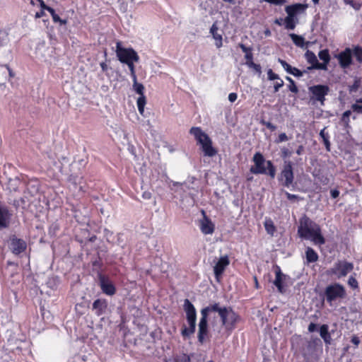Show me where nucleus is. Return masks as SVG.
Returning a JSON list of instances; mask_svg holds the SVG:
<instances>
[{
    "instance_id": "obj_1",
    "label": "nucleus",
    "mask_w": 362,
    "mask_h": 362,
    "mask_svg": "<svg viewBox=\"0 0 362 362\" xmlns=\"http://www.w3.org/2000/svg\"><path fill=\"white\" fill-rule=\"evenodd\" d=\"M298 233L301 238L310 240L315 245H322L325 243L320 226L305 215L299 220Z\"/></svg>"
},
{
    "instance_id": "obj_2",
    "label": "nucleus",
    "mask_w": 362,
    "mask_h": 362,
    "mask_svg": "<svg viewBox=\"0 0 362 362\" xmlns=\"http://www.w3.org/2000/svg\"><path fill=\"white\" fill-rule=\"evenodd\" d=\"M291 344L292 349L296 351L299 349L303 357L307 361L315 356L317 350L320 351L322 350V343L318 337H312L310 341H307L305 346L300 347L301 345H304L303 338L300 335L295 334L291 338Z\"/></svg>"
},
{
    "instance_id": "obj_3",
    "label": "nucleus",
    "mask_w": 362,
    "mask_h": 362,
    "mask_svg": "<svg viewBox=\"0 0 362 362\" xmlns=\"http://www.w3.org/2000/svg\"><path fill=\"white\" fill-rule=\"evenodd\" d=\"M209 313L217 312L221 317L222 325L228 331L235 329L236 323L239 320V316L230 307H221L219 303H214L207 306Z\"/></svg>"
},
{
    "instance_id": "obj_4",
    "label": "nucleus",
    "mask_w": 362,
    "mask_h": 362,
    "mask_svg": "<svg viewBox=\"0 0 362 362\" xmlns=\"http://www.w3.org/2000/svg\"><path fill=\"white\" fill-rule=\"evenodd\" d=\"M254 166L250 169L252 174L269 175L271 178L276 176V168L271 160H266L260 152L255 153L252 158Z\"/></svg>"
},
{
    "instance_id": "obj_5",
    "label": "nucleus",
    "mask_w": 362,
    "mask_h": 362,
    "mask_svg": "<svg viewBox=\"0 0 362 362\" xmlns=\"http://www.w3.org/2000/svg\"><path fill=\"white\" fill-rule=\"evenodd\" d=\"M189 133L194 136L201 145L204 156L213 157L217 153V151L212 146L211 139L200 127H192Z\"/></svg>"
},
{
    "instance_id": "obj_6",
    "label": "nucleus",
    "mask_w": 362,
    "mask_h": 362,
    "mask_svg": "<svg viewBox=\"0 0 362 362\" xmlns=\"http://www.w3.org/2000/svg\"><path fill=\"white\" fill-rule=\"evenodd\" d=\"M184 310L186 313L189 327H184L181 334L183 337H189L195 332L197 313L194 306L188 299L185 300Z\"/></svg>"
},
{
    "instance_id": "obj_7",
    "label": "nucleus",
    "mask_w": 362,
    "mask_h": 362,
    "mask_svg": "<svg viewBox=\"0 0 362 362\" xmlns=\"http://www.w3.org/2000/svg\"><path fill=\"white\" fill-rule=\"evenodd\" d=\"M354 269V264L346 260H338L327 271L329 276H334L338 279L346 276Z\"/></svg>"
},
{
    "instance_id": "obj_8",
    "label": "nucleus",
    "mask_w": 362,
    "mask_h": 362,
    "mask_svg": "<svg viewBox=\"0 0 362 362\" xmlns=\"http://www.w3.org/2000/svg\"><path fill=\"white\" fill-rule=\"evenodd\" d=\"M115 52L121 63L127 64L129 62H138L139 61V57L136 52L132 48L123 47L119 41L116 43Z\"/></svg>"
},
{
    "instance_id": "obj_9",
    "label": "nucleus",
    "mask_w": 362,
    "mask_h": 362,
    "mask_svg": "<svg viewBox=\"0 0 362 362\" xmlns=\"http://www.w3.org/2000/svg\"><path fill=\"white\" fill-rule=\"evenodd\" d=\"M325 294L326 300L332 305L334 301L345 298L346 293L344 286L335 283L326 288Z\"/></svg>"
},
{
    "instance_id": "obj_10",
    "label": "nucleus",
    "mask_w": 362,
    "mask_h": 362,
    "mask_svg": "<svg viewBox=\"0 0 362 362\" xmlns=\"http://www.w3.org/2000/svg\"><path fill=\"white\" fill-rule=\"evenodd\" d=\"M278 180L285 187L289 188L293 186L294 173L293 163L291 160H284L282 170L278 177Z\"/></svg>"
},
{
    "instance_id": "obj_11",
    "label": "nucleus",
    "mask_w": 362,
    "mask_h": 362,
    "mask_svg": "<svg viewBox=\"0 0 362 362\" xmlns=\"http://www.w3.org/2000/svg\"><path fill=\"white\" fill-rule=\"evenodd\" d=\"M310 93L312 94V99L319 101L321 105H324L325 96L329 91V88L326 85H315L309 87Z\"/></svg>"
},
{
    "instance_id": "obj_12",
    "label": "nucleus",
    "mask_w": 362,
    "mask_h": 362,
    "mask_svg": "<svg viewBox=\"0 0 362 362\" xmlns=\"http://www.w3.org/2000/svg\"><path fill=\"white\" fill-rule=\"evenodd\" d=\"M209 314L207 307L201 310L202 317L199 322L198 341L203 344L208 333L207 317Z\"/></svg>"
},
{
    "instance_id": "obj_13",
    "label": "nucleus",
    "mask_w": 362,
    "mask_h": 362,
    "mask_svg": "<svg viewBox=\"0 0 362 362\" xmlns=\"http://www.w3.org/2000/svg\"><path fill=\"white\" fill-rule=\"evenodd\" d=\"M99 285L102 291L107 296H113L116 292V288L112 282L106 276L99 275Z\"/></svg>"
},
{
    "instance_id": "obj_14",
    "label": "nucleus",
    "mask_w": 362,
    "mask_h": 362,
    "mask_svg": "<svg viewBox=\"0 0 362 362\" xmlns=\"http://www.w3.org/2000/svg\"><path fill=\"white\" fill-rule=\"evenodd\" d=\"M230 260L227 255L222 256L214 267V272L216 280L218 281L226 268L229 265Z\"/></svg>"
},
{
    "instance_id": "obj_15",
    "label": "nucleus",
    "mask_w": 362,
    "mask_h": 362,
    "mask_svg": "<svg viewBox=\"0 0 362 362\" xmlns=\"http://www.w3.org/2000/svg\"><path fill=\"white\" fill-rule=\"evenodd\" d=\"M337 58L339 65L341 68L346 69L352 63L351 50L350 48H346L344 51L339 53Z\"/></svg>"
},
{
    "instance_id": "obj_16",
    "label": "nucleus",
    "mask_w": 362,
    "mask_h": 362,
    "mask_svg": "<svg viewBox=\"0 0 362 362\" xmlns=\"http://www.w3.org/2000/svg\"><path fill=\"white\" fill-rule=\"evenodd\" d=\"M204 217L199 221V228L204 235H211L214 232L215 226L202 211Z\"/></svg>"
},
{
    "instance_id": "obj_17",
    "label": "nucleus",
    "mask_w": 362,
    "mask_h": 362,
    "mask_svg": "<svg viewBox=\"0 0 362 362\" xmlns=\"http://www.w3.org/2000/svg\"><path fill=\"white\" fill-rule=\"evenodd\" d=\"M11 216L12 214L8 211L7 206L0 203V230L9 226Z\"/></svg>"
},
{
    "instance_id": "obj_18",
    "label": "nucleus",
    "mask_w": 362,
    "mask_h": 362,
    "mask_svg": "<svg viewBox=\"0 0 362 362\" xmlns=\"http://www.w3.org/2000/svg\"><path fill=\"white\" fill-rule=\"evenodd\" d=\"M26 243L17 238H13L11 240L10 249L12 252L15 255H19L26 249Z\"/></svg>"
},
{
    "instance_id": "obj_19",
    "label": "nucleus",
    "mask_w": 362,
    "mask_h": 362,
    "mask_svg": "<svg viewBox=\"0 0 362 362\" xmlns=\"http://www.w3.org/2000/svg\"><path fill=\"white\" fill-rule=\"evenodd\" d=\"M107 308V301L105 299H97L93 303L92 309L98 316L105 313Z\"/></svg>"
},
{
    "instance_id": "obj_20",
    "label": "nucleus",
    "mask_w": 362,
    "mask_h": 362,
    "mask_svg": "<svg viewBox=\"0 0 362 362\" xmlns=\"http://www.w3.org/2000/svg\"><path fill=\"white\" fill-rule=\"evenodd\" d=\"M307 6L302 4H295L293 5L287 6L285 8V11L287 15L296 18V14L303 12Z\"/></svg>"
},
{
    "instance_id": "obj_21",
    "label": "nucleus",
    "mask_w": 362,
    "mask_h": 362,
    "mask_svg": "<svg viewBox=\"0 0 362 362\" xmlns=\"http://www.w3.org/2000/svg\"><path fill=\"white\" fill-rule=\"evenodd\" d=\"M328 329L329 327L327 325H322L320 328V334L325 343L329 345L331 344L332 337L329 333Z\"/></svg>"
},
{
    "instance_id": "obj_22",
    "label": "nucleus",
    "mask_w": 362,
    "mask_h": 362,
    "mask_svg": "<svg viewBox=\"0 0 362 362\" xmlns=\"http://www.w3.org/2000/svg\"><path fill=\"white\" fill-rule=\"evenodd\" d=\"M218 26L216 23H214L210 28V33L212 35L214 39L216 41V47H221L222 46V36L218 33Z\"/></svg>"
},
{
    "instance_id": "obj_23",
    "label": "nucleus",
    "mask_w": 362,
    "mask_h": 362,
    "mask_svg": "<svg viewBox=\"0 0 362 362\" xmlns=\"http://www.w3.org/2000/svg\"><path fill=\"white\" fill-rule=\"evenodd\" d=\"M245 58L247 60L246 65L248 67L253 69L259 74H260L262 73L261 66L259 64L254 63L253 61H252V59H253L252 54H245Z\"/></svg>"
},
{
    "instance_id": "obj_24",
    "label": "nucleus",
    "mask_w": 362,
    "mask_h": 362,
    "mask_svg": "<svg viewBox=\"0 0 362 362\" xmlns=\"http://www.w3.org/2000/svg\"><path fill=\"white\" fill-rule=\"evenodd\" d=\"M276 278L274 281V284L277 287L279 292H283V286H282V282H283V278L284 274L281 273L279 268L275 272Z\"/></svg>"
},
{
    "instance_id": "obj_25",
    "label": "nucleus",
    "mask_w": 362,
    "mask_h": 362,
    "mask_svg": "<svg viewBox=\"0 0 362 362\" xmlns=\"http://www.w3.org/2000/svg\"><path fill=\"white\" fill-rule=\"evenodd\" d=\"M284 23L286 29L293 30L296 28L297 19L296 18L287 15V16L284 19Z\"/></svg>"
},
{
    "instance_id": "obj_26",
    "label": "nucleus",
    "mask_w": 362,
    "mask_h": 362,
    "mask_svg": "<svg viewBox=\"0 0 362 362\" xmlns=\"http://www.w3.org/2000/svg\"><path fill=\"white\" fill-rule=\"evenodd\" d=\"M290 37L291 38L293 42L299 47H304L305 45V39L303 37L300 35H298L295 33L289 34Z\"/></svg>"
},
{
    "instance_id": "obj_27",
    "label": "nucleus",
    "mask_w": 362,
    "mask_h": 362,
    "mask_svg": "<svg viewBox=\"0 0 362 362\" xmlns=\"http://www.w3.org/2000/svg\"><path fill=\"white\" fill-rule=\"evenodd\" d=\"M306 259L308 262H315L318 259V255L311 247H308L305 252Z\"/></svg>"
},
{
    "instance_id": "obj_28",
    "label": "nucleus",
    "mask_w": 362,
    "mask_h": 362,
    "mask_svg": "<svg viewBox=\"0 0 362 362\" xmlns=\"http://www.w3.org/2000/svg\"><path fill=\"white\" fill-rule=\"evenodd\" d=\"M305 57L307 62L310 64H311V66L309 67L308 69H313V67L315 66V64L318 62L315 54L313 52H311L310 50H307V52L305 54Z\"/></svg>"
},
{
    "instance_id": "obj_29",
    "label": "nucleus",
    "mask_w": 362,
    "mask_h": 362,
    "mask_svg": "<svg viewBox=\"0 0 362 362\" xmlns=\"http://www.w3.org/2000/svg\"><path fill=\"white\" fill-rule=\"evenodd\" d=\"M133 81V90L139 95V96L144 95V86L137 82V78L132 79Z\"/></svg>"
},
{
    "instance_id": "obj_30",
    "label": "nucleus",
    "mask_w": 362,
    "mask_h": 362,
    "mask_svg": "<svg viewBox=\"0 0 362 362\" xmlns=\"http://www.w3.org/2000/svg\"><path fill=\"white\" fill-rule=\"evenodd\" d=\"M264 225L267 233L271 235H274V233L276 230V228L274 225L273 221L271 219L266 220Z\"/></svg>"
},
{
    "instance_id": "obj_31",
    "label": "nucleus",
    "mask_w": 362,
    "mask_h": 362,
    "mask_svg": "<svg viewBox=\"0 0 362 362\" xmlns=\"http://www.w3.org/2000/svg\"><path fill=\"white\" fill-rule=\"evenodd\" d=\"M320 136H321V138L323 140V142L326 146V148L329 151V145H330V143H329V135L327 133L325 132V128H324L323 129H322L320 132Z\"/></svg>"
},
{
    "instance_id": "obj_32",
    "label": "nucleus",
    "mask_w": 362,
    "mask_h": 362,
    "mask_svg": "<svg viewBox=\"0 0 362 362\" xmlns=\"http://www.w3.org/2000/svg\"><path fill=\"white\" fill-rule=\"evenodd\" d=\"M319 58L325 63H329L330 56L327 49H322L318 54Z\"/></svg>"
},
{
    "instance_id": "obj_33",
    "label": "nucleus",
    "mask_w": 362,
    "mask_h": 362,
    "mask_svg": "<svg viewBox=\"0 0 362 362\" xmlns=\"http://www.w3.org/2000/svg\"><path fill=\"white\" fill-rule=\"evenodd\" d=\"M7 39V33L4 30L0 29V47H2L6 44Z\"/></svg>"
},
{
    "instance_id": "obj_34",
    "label": "nucleus",
    "mask_w": 362,
    "mask_h": 362,
    "mask_svg": "<svg viewBox=\"0 0 362 362\" xmlns=\"http://www.w3.org/2000/svg\"><path fill=\"white\" fill-rule=\"evenodd\" d=\"M354 54L358 62H362V48L359 47H355Z\"/></svg>"
},
{
    "instance_id": "obj_35",
    "label": "nucleus",
    "mask_w": 362,
    "mask_h": 362,
    "mask_svg": "<svg viewBox=\"0 0 362 362\" xmlns=\"http://www.w3.org/2000/svg\"><path fill=\"white\" fill-rule=\"evenodd\" d=\"M348 285L353 289H356L358 287V281L353 276L349 278Z\"/></svg>"
},
{
    "instance_id": "obj_36",
    "label": "nucleus",
    "mask_w": 362,
    "mask_h": 362,
    "mask_svg": "<svg viewBox=\"0 0 362 362\" xmlns=\"http://www.w3.org/2000/svg\"><path fill=\"white\" fill-rule=\"evenodd\" d=\"M134 62H129V63L126 64L128 66V68H129V71H130V75H131L132 79L136 78V73H135V66H134Z\"/></svg>"
},
{
    "instance_id": "obj_37",
    "label": "nucleus",
    "mask_w": 362,
    "mask_h": 362,
    "mask_svg": "<svg viewBox=\"0 0 362 362\" xmlns=\"http://www.w3.org/2000/svg\"><path fill=\"white\" fill-rule=\"evenodd\" d=\"M278 62L281 64V65L284 69V70L287 73L290 74V71H291L293 67L290 64H288L286 61H284L281 59H279Z\"/></svg>"
},
{
    "instance_id": "obj_38",
    "label": "nucleus",
    "mask_w": 362,
    "mask_h": 362,
    "mask_svg": "<svg viewBox=\"0 0 362 362\" xmlns=\"http://www.w3.org/2000/svg\"><path fill=\"white\" fill-rule=\"evenodd\" d=\"M267 78L269 81H274V80H278L281 78L279 77V76L278 74H275L274 72H273V71L271 69H269L267 71Z\"/></svg>"
},
{
    "instance_id": "obj_39",
    "label": "nucleus",
    "mask_w": 362,
    "mask_h": 362,
    "mask_svg": "<svg viewBox=\"0 0 362 362\" xmlns=\"http://www.w3.org/2000/svg\"><path fill=\"white\" fill-rule=\"evenodd\" d=\"M284 81L281 78H279L276 80V81L274 84V93H276L279 91V88L284 86Z\"/></svg>"
},
{
    "instance_id": "obj_40",
    "label": "nucleus",
    "mask_w": 362,
    "mask_h": 362,
    "mask_svg": "<svg viewBox=\"0 0 362 362\" xmlns=\"http://www.w3.org/2000/svg\"><path fill=\"white\" fill-rule=\"evenodd\" d=\"M47 11L49 12L54 22H58L61 21L59 16L57 14H56L54 10L52 8H47Z\"/></svg>"
},
{
    "instance_id": "obj_41",
    "label": "nucleus",
    "mask_w": 362,
    "mask_h": 362,
    "mask_svg": "<svg viewBox=\"0 0 362 362\" xmlns=\"http://www.w3.org/2000/svg\"><path fill=\"white\" fill-rule=\"evenodd\" d=\"M304 72L305 71H302L296 67H293L291 71H290V74H292L296 77H301L303 76Z\"/></svg>"
},
{
    "instance_id": "obj_42",
    "label": "nucleus",
    "mask_w": 362,
    "mask_h": 362,
    "mask_svg": "<svg viewBox=\"0 0 362 362\" xmlns=\"http://www.w3.org/2000/svg\"><path fill=\"white\" fill-rule=\"evenodd\" d=\"M351 110H346L345 111L341 117V120L343 122L347 124L349 122V116L351 115Z\"/></svg>"
},
{
    "instance_id": "obj_43",
    "label": "nucleus",
    "mask_w": 362,
    "mask_h": 362,
    "mask_svg": "<svg viewBox=\"0 0 362 362\" xmlns=\"http://www.w3.org/2000/svg\"><path fill=\"white\" fill-rule=\"evenodd\" d=\"M344 1L346 4L351 6L356 10H358L360 8L361 5L359 4L355 3L353 0Z\"/></svg>"
},
{
    "instance_id": "obj_44",
    "label": "nucleus",
    "mask_w": 362,
    "mask_h": 362,
    "mask_svg": "<svg viewBox=\"0 0 362 362\" xmlns=\"http://www.w3.org/2000/svg\"><path fill=\"white\" fill-rule=\"evenodd\" d=\"M146 105L145 95L139 96L137 99V107H144Z\"/></svg>"
},
{
    "instance_id": "obj_45",
    "label": "nucleus",
    "mask_w": 362,
    "mask_h": 362,
    "mask_svg": "<svg viewBox=\"0 0 362 362\" xmlns=\"http://www.w3.org/2000/svg\"><path fill=\"white\" fill-rule=\"evenodd\" d=\"M291 156V151L286 148H281V157L283 158H288Z\"/></svg>"
},
{
    "instance_id": "obj_46",
    "label": "nucleus",
    "mask_w": 362,
    "mask_h": 362,
    "mask_svg": "<svg viewBox=\"0 0 362 362\" xmlns=\"http://www.w3.org/2000/svg\"><path fill=\"white\" fill-rule=\"evenodd\" d=\"M328 63H325L323 62V63H319L318 62L315 64V66L313 67V69H321V70H326L327 66Z\"/></svg>"
},
{
    "instance_id": "obj_47",
    "label": "nucleus",
    "mask_w": 362,
    "mask_h": 362,
    "mask_svg": "<svg viewBox=\"0 0 362 362\" xmlns=\"http://www.w3.org/2000/svg\"><path fill=\"white\" fill-rule=\"evenodd\" d=\"M288 140L287 135L285 133H281L279 135V138L276 140V143H281Z\"/></svg>"
},
{
    "instance_id": "obj_48",
    "label": "nucleus",
    "mask_w": 362,
    "mask_h": 362,
    "mask_svg": "<svg viewBox=\"0 0 362 362\" xmlns=\"http://www.w3.org/2000/svg\"><path fill=\"white\" fill-rule=\"evenodd\" d=\"M351 109L353 110V111L357 112L358 113L362 112V105H361L356 103L353 104L351 106Z\"/></svg>"
},
{
    "instance_id": "obj_49",
    "label": "nucleus",
    "mask_w": 362,
    "mask_h": 362,
    "mask_svg": "<svg viewBox=\"0 0 362 362\" xmlns=\"http://www.w3.org/2000/svg\"><path fill=\"white\" fill-rule=\"evenodd\" d=\"M288 89L291 92L294 93H297L298 91V89L296 85L295 84L294 81L292 83H290V84L288 86Z\"/></svg>"
},
{
    "instance_id": "obj_50",
    "label": "nucleus",
    "mask_w": 362,
    "mask_h": 362,
    "mask_svg": "<svg viewBox=\"0 0 362 362\" xmlns=\"http://www.w3.org/2000/svg\"><path fill=\"white\" fill-rule=\"evenodd\" d=\"M239 46L241 48L242 51L245 53V54H252L251 52V48L247 47L243 44H240Z\"/></svg>"
},
{
    "instance_id": "obj_51",
    "label": "nucleus",
    "mask_w": 362,
    "mask_h": 362,
    "mask_svg": "<svg viewBox=\"0 0 362 362\" xmlns=\"http://www.w3.org/2000/svg\"><path fill=\"white\" fill-rule=\"evenodd\" d=\"M286 196L287 199L291 201L298 199L299 198V197L298 195L293 194H291L287 192H286Z\"/></svg>"
},
{
    "instance_id": "obj_52",
    "label": "nucleus",
    "mask_w": 362,
    "mask_h": 362,
    "mask_svg": "<svg viewBox=\"0 0 362 362\" xmlns=\"http://www.w3.org/2000/svg\"><path fill=\"white\" fill-rule=\"evenodd\" d=\"M238 98V95L235 93H230L228 95V100L230 102L233 103L235 102Z\"/></svg>"
},
{
    "instance_id": "obj_53",
    "label": "nucleus",
    "mask_w": 362,
    "mask_h": 362,
    "mask_svg": "<svg viewBox=\"0 0 362 362\" xmlns=\"http://www.w3.org/2000/svg\"><path fill=\"white\" fill-rule=\"evenodd\" d=\"M151 193L148 191H145L142 193V197L146 200L150 199L151 198Z\"/></svg>"
},
{
    "instance_id": "obj_54",
    "label": "nucleus",
    "mask_w": 362,
    "mask_h": 362,
    "mask_svg": "<svg viewBox=\"0 0 362 362\" xmlns=\"http://www.w3.org/2000/svg\"><path fill=\"white\" fill-rule=\"evenodd\" d=\"M316 329H317V325L313 322L310 323V325H308V329L310 332H315L316 330Z\"/></svg>"
},
{
    "instance_id": "obj_55",
    "label": "nucleus",
    "mask_w": 362,
    "mask_h": 362,
    "mask_svg": "<svg viewBox=\"0 0 362 362\" xmlns=\"http://www.w3.org/2000/svg\"><path fill=\"white\" fill-rule=\"evenodd\" d=\"M330 194H331L332 197L335 199L339 197V191L337 189H332V190H331Z\"/></svg>"
},
{
    "instance_id": "obj_56",
    "label": "nucleus",
    "mask_w": 362,
    "mask_h": 362,
    "mask_svg": "<svg viewBox=\"0 0 362 362\" xmlns=\"http://www.w3.org/2000/svg\"><path fill=\"white\" fill-rule=\"evenodd\" d=\"M264 124L266 125V127L271 129L272 131H274L276 129V126L274 125L273 124H272L271 122H265Z\"/></svg>"
},
{
    "instance_id": "obj_57",
    "label": "nucleus",
    "mask_w": 362,
    "mask_h": 362,
    "mask_svg": "<svg viewBox=\"0 0 362 362\" xmlns=\"http://www.w3.org/2000/svg\"><path fill=\"white\" fill-rule=\"evenodd\" d=\"M100 67H101L103 71H104V72H106L109 69L107 64L105 62H101L100 64Z\"/></svg>"
},
{
    "instance_id": "obj_58",
    "label": "nucleus",
    "mask_w": 362,
    "mask_h": 362,
    "mask_svg": "<svg viewBox=\"0 0 362 362\" xmlns=\"http://www.w3.org/2000/svg\"><path fill=\"white\" fill-rule=\"evenodd\" d=\"M37 1H39L40 3V7L43 9V10H47V8H49V6H47L44 1L43 0H37Z\"/></svg>"
},
{
    "instance_id": "obj_59",
    "label": "nucleus",
    "mask_w": 362,
    "mask_h": 362,
    "mask_svg": "<svg viewBox=\"0 0 362 362\" xmlns=\"http://www.w3.org/2000/svg\"><path fill=\"white\" fill-rule=\"evenodd\" d=\"M351 342L356 345V346H358V344L360 343V340L358 339V337H353L352 339H351Z\"/></svg>"
},
{
    "instance_id": "obj_60",
    "label": "nucleus",
    "mask_w": 362,
    "mask_h": 362,
    "mask_svg": "<svg viewBox=\"0 0 362 362\" xmlns=\"http://www.w3.org/2000/svg\"><path fill=\"white\" fill-rule=\"evenodd\" d=\"M303 146H299L298 148H297L296 153L298 154V155H301L303 152Z\"/></svg>"
},
{
    "instance_id": "obj_61",
    "label": "nucleus",
    "mask_w": 362,
    "mask_h": 362,
    "mask_svg": "<svg viewBox=\"0 0 362 362\" xmlns=\"http://www.w3.org/2000/svg\"><path fill=\"white\" fill-rule=\"evenodd\" d=\"M283 22H284V19H282V18L276 19L274 21V23L279 25H281L283 24Z\"/></svg>"
},
{
    "instance_id": "obj_62",
    "label": "nucleus",
    "mask_w": 362,
    "mask_h": 362,
    "mask_svg": "<svg viewBox=\"0 0 362 362\" xmlns=\"http://www.w3.org/2000/svg\"><path fill=\"white\" fill-rule=\"evenodd\" d=\"M43 14H44V11H42L41 12H37L35 14V17L37 18H41L43 16Z\"/></svg>"
},
{
    "instance_id": "obj_63",
    "label": "nucleus",
    "mask_w": 362,
    "mask_h": 362,
    "mask_svg": "<svg viewBox=\"0 0 362 362\" xmlns=\"http://www.w3.org/2000/svg\"><path fill=\"white\" fill-rule=\"evenodd\" d=\"M138 110L139 113L143 115L144 112V107H138Z\"/></svg>"
},
{
    "instance_id": "obj_64",
    "label": "nucleus",
    "mask_w": 362,
    "mask_h": 362,
    "mask_svg": "<svg viewBox=\"0 0 362 362\" xmlns=\"http://www.w3.org/2000/svg\"><path fill=\"white\" fill-rule=\"evenodd\" d=\"M286 79L287 81H289V83H292V82H293V81H293L291 77H289V76H286Z\"/></svg>"
}]
</instances>
